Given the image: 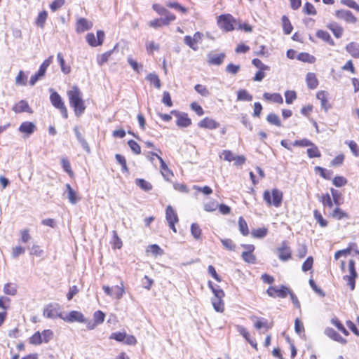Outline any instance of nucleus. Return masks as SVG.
<instances>
[{"mask_svg":"<svg viewBox=\"0 0 359 359\" xmlns=\"http://www.w3.org/2000/svg\"><path fill=\"white\" fill-rule=\"evenodd\" d=\"M12 109L15 113L18 114L22 112H27L32 114L33 112L32 109L29 106L28 102L24 100H20L19 102L15 104L13 107Z\"/></svg>","mask_w":359,"mask_h":359,"instance_id":"f3484780","label":"nucleus"},{"mask_svg":"<svg viewBox=\"0 0 359 359\" xmlns=\"http://www.w3.org/2000/svg\"><path fill=\"white\" fill-rule=\"evenodd\" d=\"M47 16L48 13L46 11L40 12L36 20L37 25L43 27Z\"/></svg>","mask_w":359,"mask_h":359,"instance_id":"603ef678","label":"nucleus"},{"mask_svg":"<svg viewBox=\"0 0 359 359\" xmlns=\"http://www.w3.org/2000/svg\"><path fill=\"white\" fill-rule=\"evenodd\" d=\"M128 144L134 154H141V147L135 140H129L128 142Z\"/></svg>","mask_w":359,"mask_h":359,"instance_id":"6e6d98bb","label":"nucleus"},{"mask_svg":"<svg viewBox=\"0 0 359 359\" xmlns=\"http://www.w3.org/2000/svg\"><path fill=\"white\" fill-rule=\"evenodd\" d=\"M348 270L350 274L344 276V279L347 281V285L349 286L350 290H353L355 289V278L358 276L353 259H350L348 262Z\"/></svg>","mask_w":359,"mask_h":359,"instance_id":"0eeeda50","label":"nucleus"},{"mask_svg":"<svg viewBox=\"0 0 359 359\" xmlns=\"http://www.w3.org/2000/svg\"><path fill=\"white\" fill-rule=\"evenodd\" d=\"M341 4L359 12V5L353 0H341Z\"/></svg>","mask_w":359,"mask_h":359,"instance_id":"774afa93","label":"nucleus"},{"mask_svg":"<svg viewBox=\"0 0 359 359\" xmlns=\"http://www.w3.org/2000/svg\"><path fill=\"white\" fill-rule=\"evenodd\" d=\"M297 59L304 62L313 64L316 62V57L308 53H300L297 55Z\"/></svg>","mask_w":359,"mask_h":359,"instance_id":"c756f323","label":"nucleus"},{"mask_svg":"<svg viewBox=\"0 0 359 359\" xmlns=\"http://www.w3.org/2000/svg\"><path fill=\"white\" fill-rule=\"evenodd\" d=\"M64 312L60 309V306L57 303L47 304L43 311V315L47 318L55 319L59 318L62 319Z\"/></svg>","mask_w":359,"mask_h":359,"instance_id":"20e7f679","label":"nucleus"},{"mask_svg":"<svg viewBox=\"0 0 359 359\" xmlns=\"http://www.w3.org/2000/svg\"><path fill=\"white\" fill-rule=\"evenodd\" d=\"M146 79L147 81H149L151 83H153L154 86L156 88H161V81L158 76L157 74H156L155 73H150L149 74L147 77H146Z\"/></svg>","mask_w":359,"mask_h":359,"instance_id":"e433bc0d","label":"nucleus"},{"mask_svg":"<svg viewBox=\"0 0 359 359\" xmlns=\"http://www.w3.org/2000/svg\"><path fill=\"white\" fill-rule=\"evenodd\" d=\"M237 100L241 101H251L252 96L249 94L246 90L242 89L237 92Z\"/></svg>","mask_w":359,"mask_h":359,"instance_id":"4c0bfd02","label":"nucleus"},{"mask_svg":"<svg viewBox=\"0 0 359 359\" xmlns=\"http://www.w3.org/2000/svg\"><path fill=\"white\" fill-rule=\"evenodd\" d=\"M311 148L307 149V154L308 156L311 158H315V157H320L321 156V154L318 149V147L313 144V145L311 146Z\"/></svg>","mask_w":359,"mask_h":359,"instance_id":"a18cd8bd","label":"nucleus"},{"mask_svg":"<svg viewBox=\"0 0 359 359\" xmlns=\"http://www.w3.org/2000/svg\"><path fill=\"white\" fill-rule=\"evenodd\" d=\"M238 226L239 231H241L243 236H246L249 234V229L247 222H245L243 217H240L238 219Z\"/></svg>","mask_w":359,"mask_h":359,"instance_id":"c9c22d12","label":"nucleus"},{"mask_svg":"<svg viewBox=\"0 0 359 359\" xmlns=\"http://www.w3.org/2000/svg\"><path fill=\"white\" fill-rule=\"evenodd\" d=\"M234 18L230 14H222L218 17L217 25L225 32H230L234 29Z\"/></svg>","mask_w":359,"mask_h":359,"instance_id":"39448f33","label":"nucleus"},{"mask_svg":"<svg viewBox=\"0 0 359 359\" xmlns=\"http://www.w3.org/2000/svg\"><path fill=\"white\" fill-rule=\"evenodd\" d=\"M332 217L337 219H341L343 218H347L348 215L344 212L341 209L339 208H336L332 214Z\"/></svg>","mask_w":359,"mask_h":359,"instance_id":"864d4df0","label":"nucleus"},{"mask_svg":"<svg viewBox=\"0 0 359 359\" xmlns=\"http://www.w3.org/2000/svg\"><path fill=\"white\" fill-rule=\"evenodd\" d=\"M191 233L193 236V237L196 240H199L201 238V229L198 224L193 223L191 224Z\"/></svg>","mask_w":359,"mask_h":359,"instance_id":"79ce46f5","label":"nucleus"},{"mask_svg":"<svg viewBox=\"0 0 359 359\" xmlns=\"http://www.w3.org/2000/svg\"><path fill=\"white\" fill-rule=\"evenodd\" d=\"M337 18L344 20L347 23L355 24L357 22L356 17L348 10H337L335 12Z\"/></svg>","mask_w":359,"mask_h":359,"instance_id":"9b49d317","label":"nucleus"},{"mask_svg":"<svg viewBox=\"0 0 359 359\" xmlns=\"http://www.w3.org/2000/svg\"><path fill=\"white\" fill-rule=\"evenodd\" d=\"M320 201L325 206H328L329 208H332L333 206V201L328 193L323 194L321 196Z\"/></svg>","mask_w":359,"mask_h":359,"instance_id":"052dcab7","label":"nucleus"},{"mask_svg":"<svg viewBox=\"0 0 359 359\" xmlns=\"http://www.w3.org/2000/svg\"><path fill=\"white\" fill-rule=\"evenodd\" d=\"M263 97L266 100H271L276 103L282 104L283 102V99L281 95L276 93L273 94L269 93H264Z\"/></svg>","mask_w":359,"mask_h":359,"instance_id":"bb28decb","label":"nucleus"},{"mask_svg":"<svg viewBox=\"0 0 359 359\" xmlns=\"http://www.w3.org/2000/svg\"><path fill=\"white\" fill-rule=\"evenodd\" d=\"M135 184L145 191L151 190L153 187L150 182L140 178L135 180Z\"/></svg>","mask_w":359,"mask_h":359,"instance_id":"7c9ffc66","label":"nucleus"},{"mask_svg":"<svg viewBox=\"0 0 359 359\" xmlns=\"http://www.w3.org/2000/svg\"><path fill=\"white\" fill-rule=\"evenodd\" d=\"M292 144H293V146H296V147H311V145H313V143L311 141H310L309 140H308L306 138H304L300 140H295L292 143Z\"/></svg>","mask_w":359,"mask_h":359,"instance_id":"4d7b16f0","label":"nucleus"},{"mask_svg":"<svg viewBox=\"0 0 359 359\" xmlns=\"http://www.w3.org/2000/svg\"><path fill=\"white\" fill-rule=\"evenodd\" d=\"M324 333L329 338L341 343L342 344H345L346 343V339L343 338L338 332H337L332 327H326L324 330Z\"/></svg>","mask_w":359,"mask_h":359,"instance_id":"dca6fc26","label":"nucleus"},{"mask_svg":"<svg viewBox=\"0 0 359 359\" xmlns=\"http://www.w3.org/2000/svg\"><path fill=\"white\" fill-rule=\"evenodd\" d=\"M316 97L320 101L321 107L327 112L331 108V105L328 102L325 92L323 90L318 92Z\"/></svg>","mask_w":359,"mask_h":359,"instance_id":"4be33fe9","label":"nucleus"},{"mask_svg":"<svg viewBox=\"0 0 359 359\" xmlns=\"http://www.w3.org/2000/svg\"><path fill=\"white\" fill-rule=\"evenodd\" d=\"M43 342L48 343L53 337V332L50 330H45L41 333Z\"/></svg>","mask_w":359,"mask_h":359,"instance_id":"69168bd1","label":"nucleus"},{"mask_svg":"<svg viewBox=\"0 0 359 359\" xmlns=\"http://www.w3.org/2000/svg\"><path fill=\"white\" fill-rule=\"evenodd\" d=\"M149 154H151L152 156H156V157L159 160V162L161 163V169L162 170V175L165 177V174L163 172H171L170 169L168 168V165H166L165 162L163 161V159L159 156L156 153H154L153 151L149 152Z\"/></svg>","mask_w":359,"mask_h":359,"instance_id":"49530a36","label":"nucleus"},{"mask_svg":"<svg viewBox=\"0 0 359 359\" xmlns=\"http://www.w3.org/2000/svg\"><path fill=\"white\" fill-rule=\"evenodd\" d=\"M332 182L337 187H341L347 183V180L342 176H337L333 179Z\"/></svg>","mask_w":359,"mask_h":359,"instance_id":"0e129e2a","label":"nucleus"},{"mask_svg":"<svg viewBox=\"0 0 359 359\" xmlns=\"http://www.w3.org/2000/svg\"><path fill=\"white\" fill-rule=\"evenodd\" d=\"M313 264V259L311 256H309L306 258V259L304 262L302 269L303 271L306 272L312 269Z\"/></svg>","mask_w":359,"mask_h":359,"instance_id":"5fc2aeb1","label":"nucleus"},{"mask_svg":"<svg viewBox=\"0 0 359 359\" xmlns=\"http://www.w3.org/2000/svg\"><path fill=\"white\" fill-rule=\"evenodd\" d=\"M165 218L168 223L179 222L177 214L171 205H168L165 209Z\"/></svg>","mask_w":359,"mask_h":359,"instance_id":"412c9836","label":"nucleus"},{"mask_svg":"<svg viewBox=\"0 0 359 359\" xmlns=\"http://www.w3.org/2000/svg\"><path fill=\"white\" fill-rule=\"evenodd\" d=\"M226 57V54L224 53L219 54H208V62L211 65H221Z\"/></svg>","mask_w":359,"mask_h":359,"instance_id":"a211bd4d","label":"nucleus"},{"mask_svg":"<svg viewBox=\"0 0 359 359\" xmlns=\"http://www.w3.org/2000/svg\"><path fill=\"white\" fill-rule=\"evenodd\" d=\"M346 51L355 58H359V48L358 46L354 43L351 42L346 46Z\"/></svg>","mask_w":359,"mask_h":359,"instance_id":"a878e982","label":"nucleus"},{"mask_svg":"<svg viewBox=\"0 0 359 359\" xmlns=\"http://www.w3.org/2000/svg\"><path fill=\"white\" fill-rule=\"evenodd\" d=\"M62 320L67 323H72L75 322L86 323V319L80 311H72L68 313H64Z\"/></svg>","mask_w":359,"mask_h":359,"instance_id":"6e6552de","label":"nucleus"},{"mask_svg":"<svg viewBox=\"0 0 359 359\" xmlns=\"http://www.w3.org/2000/svg\"><path fill=\"white\" fill-rule=\"evenodd\" d=\"M50 90L52 92L50 95V101L52 105L59 109L62 117L67 119L68 118V112L61 96L56 91H53V89H50Z\"/></svg>","mask_w":359,"mask_h":359,"instance_id":"7ed1b4c3","label":"nucleus"},{"mask_svg":"<svg viewBox=\"0 0 359 359\" xmlns=\"http://www.w3.org/2000/svg\"><path fill=\"white\" fill-rule=\"evenodd\" d=\"M266 121L269 123L276 126H278V127H280L282 126L281 121H280L278 116L273 113H271L266 116Z\"/></svg>","mask_w":359,"mask_h":359,"instance_id":"37998d69","label":"nucleus"},{"mask_svg":"<svg viewBox=\"0 0 359 359\" xmlns=\"http://www.w3.org/2000/svg\"><path fill=\"white\" fill-rule=\"evenodd\" d=\"M313 215L320 226L325 227L327 226V222L323 217L321 213L318 210H315L313 211Z\"/></svg>","mask_w":359,"mask_h":359,"instance_id":"de8ad7c7","label":"nucleus"},{"mask_svg":"<svg viewBox=\"0 0 359 359\" xmlns=\"http://www.w3.org/2000/svg\"><path fill=\"white\" fill-rule=\"evenodd\" d=\"M283 23V32L285 34H290L292 29L293 27L289 20V18L286 15H283L281 18Z\"/></svg>","mask_w":359,"mask_h":359,"instance_id":"2f4dec72","label":"nucleus"},{"mask_svg":"<svg viewBox=\"0 0 359 359\" xmlns=\"http://www.w3.org/2000/svg\"><path fill=\"white\" fill-rule=\"evenodd\" d=\"M283 192L278 189H273L271 192L269 190L264 191L263 198L268 205H273L278 208L283 201Z\"/></svg>","mask_w":359,"mask_h":359,"instance_id":"f03ea898","label":"nucleus"},{"mask_svg":"<svg viewBox=\"0 0 359 359\" xmlns=\"http://www.w3.org/2000/svg\"><path fill=\"white\" fill-rule=\"evenodd\" d=\"M57 59L60 65L61 71L65 74H69L71 71V68L69 66L65 65V61L63 55L61 53H57Z\"/></svg>","mask_w":359,"mask_h":359,"instance_id":"473e14b6","label":"nucleus"},{"mask_svg":"<svg viewBox=\"0 0 359 359\" xmlns=\"http://www.w3.org/2000/svg\"><path fill=\"white\" fill-rule=\"evenodd\" d=\"M175 15H169L168 17L156 18L149 22V25L150 27L157 29L163 25L167 26L170 22L175 20Z\"/></svg>","mask_w":359,"mask_h":359,"instance_id":"f8f14e48","label":"nucleus"},{"mask_svg":"<svg viewBox=\"0 0 359 359\" xmlns=\"http://www.w3.org/2000/svg\"><path fill=\"white\" fill-rule=\"evenodd\" d=\"M276 251L279 259L282 262H287L292 258V250L286 241L281 243L280 246L276 249Z\"/></svg>","mask_w":359,"mask_h":359,"instance_id":"423d86ee","label":"nucleus"},{"mask_svg":"<svg viewBox=\"0 0 359 359\" xmlns=\"http://www.w3.org/2000/svg\"><path fill=\"white\" fill-rule=\"evenodd\" d=\"M268 233V229L266 228H259L257 229H254L251 232V235L252 237L256 238H264Z\"/></svg>","mask_w":359,"mask_h":359,"instance_id":"58836bf2","label":"nucleus"},{"mask_svg":"<svg viewBox=\"0 0 359 359\" xmlns=\"http://www.w3.org/2000/svg\"><path fill=\"white\" fill-rule=\"evenodd\" d=\"M251 320L254 322V325L257 330H261L264 328L265 330H269L272 325L269 321L264 318H259L257 316H252Z\"/></svg>","mask_w":359,"mask_h":359,"instance_id":"4468645a","label":"nucleus"},{"mask_svg":"<svg viewBox=\"0 0 359 359\" xmlns=\"http://www.w3.org/2000/svg\"><path fill=\"white\" fill-rule=\"evenodd\" d=\"M331 323L337 327V329L341 331L342 333H344L345 335L348 334V332L346 330V329L344 327V326L342 325V323L337 319V318H332L331 320Z\"/></svg>","mask_w":359,"mask_h":359,"instance_id":"680f3d73","label":"nucleus"},{"mask_svg":"<svg viewBox=\"0 0 359 359\" xmlns=\"http://www.w3.org/2000/svg\"><path fill=\"white\" fill-rule=\"evenodd\" d=\"M170 114L175 115L177 118L176 121L177 126L181 128H187L191 125V120L189 118L187 113L180 112L177 110H172L171 111Z\"/></svg>","mask_w":359,"mask_h":359,"instance_id":"9d476101","label":"nucleus"},{"mask_svg":"<svg viewBox=\"0 0 359 359\" xmlns=\"http://www.w3.org/2000/svg\"><path fill=\"white\" fill-rule=\"evenodd\" d=\"M115 158L116 161L121 165L122 172L128 173V168L127 166L126 158L123 156L117 154L115 155Z\"/></svg>","mask_w":359,"mask_h":359,"instance_id":"a19ab883","label":"nucleus"},{"mask_svg":"<svg viewBox=\"0 0 359 359\" xmlns=\"http://www.w3.org/2000/svg\"><path fill=\"white\" fill-rule=\"evenodd\" d=\"M314 170L316 172H318L323 178L327 180L331 179V177L333 174V172L332 170H327L320 166H316L314 168Z\"/></svg>","mask_w":359,"mask_h":359,"instance_id":"72a5a7b5","label":"nucleus"},{"mask_svg":"<svg viewBox=\"0 0 359 359\" xmlns=\"http://www.w3.org/2000/svg\"><path fill=\"white\" fill-rule=\"evenodd\" d=\"M195 90L204 97H208L210 95L209 90L207 89V88L201 84H196L194 86Z\"/></svg>","mask_w":359,"mask_h":359,"instance_id":"13d9d810","label":"nucleus"},{"mask_svg":"<svg viewBox=\"0 0 359 359\" xmlns=\"http://www.w3.org/2000/svg\"><path fill=\"white\" fill-rule=\"evenodd\" d=\"M53 56L50 55L43 62L37 71L38 74H40L42 77L45 75L47 68L53 62Z\"/></svg>","mask_w":359,"mask_h":359,"instance_id":"c85d7f7f","label":"nucleus"},{"mask_svg":"<svg viewBox=\"0 0 359 359\" xmlns=\"http://www.w3.org/2000/svg\"><path fill=\"white\" fill-rule=\"evenodd\" d=\"M92 27V22L86 18H81L77 20L76 30L78 33H81L90 29Z\"/></svg>","mask_w":359,"mask_h":359,"instance_id":"2eb2a0df","label":"nucleus"},{"mask_svg":"<svg viewBox=\"0 0 359 359\" xmlns=\"http://www.w3.org/2000/svg\"><path fill=\"white\" fill-rule=\"evenodd\" d=\"M198 126L202 128L214 130L218 128L220 124L212 118L205 117L198 122Z\"/></svg>","mask_w":359,"mask_h":359,"instance_id":"ddd939ff","label":"nucleus"},{"mask_svg":"<svg viewBox=\"0 0 359 359\" xmlns=\"http://www.w3.org/2000/svg\"><path fill=\"white\" fill-rule=\"evenodd\" d=\"M220 241L222 243L224 248L230 251L236 250V244L230 238H220Z\"/></svg>","mask_w":359,"mask_h":359,"instance_id":"ea45409f","label":"nucleus"},{"mask_svg":"<svg viewBox=\"0 0 359 359\" xmlns=\"http://www.w3.org/2000/svg\"><path fill=\"white\" fill-rule=\"evenodd\" d=\"M330 191L333 198V202L336 205H339L340 204L341 194L338 190L334 189V188H331Z\"/></svg>","mask_w":359,"mask_h":359,"instance_id":"338daca9","label":"nucleus"},{"mask_svg":"<svg viewBox=\"0 0 359 359\" xmlns=\"http://www.w3.org/2000/svg\"><path fill=\"white\" fill-rule=\"evenodd\" d=\"M327 27L332 32L333 34L336 38L339 39L341 37L344 30L343 28L341 26H339L337 22H331Z\"/></svg>","mask_w":359,"mask_h":359,"instance_id":"393cba45","label":"nucleus"},{"mask_svg":"<svg viewBox=\"0 0 359 359\" xmlns=\"http://www.w3.org/2000/svg\"><path fill=\"white\" fill-rule=\"evenodd\" d=\"M153 9L157 12L159 15L165 17H168L169 15H175L171 13L168 10L161 6L160 4H153Z\"/></svg>","mask_w":359,"mask_h":359,"instance_id":"f704fd0d","label":"nucleus"},{"mask_svg":"<svg viewBox=\"0 0 359 359\" xmlns=\"http://www.w3.org/2000/svg\"><path fill=\"white\" fill-rule=\"evenodd\" d=\"M36 128V126L34 123L30 121H25L21 123L18 130L22 133L30 135L34 133Z\"/></svg>","mask_w":359,"mask_h":359,"instance_id":"6ab92c4d","label":"nucleus"},{"mask_svg":"<svg viewBox=\"0 0 359 359\" xmlns=\"http://www.w3.org/2000/svg\"><path fill=\"white\" fill-rule=\"evenodd\" d=\"M184 42L194 50H196L198 49L196 43L193 40V37H191V36H185L184 38Z\"/></svg>","mask_w":359,"mask_h":359,"instance_id":"e2e57ef3","label":"nucleus"},{"mask_svg":"<svg viewBox=\"0 0 359 359\" xmlns=\"http://www.w3.org/2000/svg\"><path fill=\"white\" fill-rule=\"evenodd\" d=\"M105 318V314L101 311H96L93 313V320L99 325L102 324Z\"/></svg>","mask_w":359,"mask_h":359,"instance_id":"8fccbe9b","label":"nucleus"},{"mask_svg":"<svg viewBox=\"0 0 359 359\" xmlns=\"http://www.w3.org/2000/svg\"><path fill=\"white\" fill-rule=\"evenodd\" d=\"M225 293H213L210 298L211 304L216 312L222 313L224 311V302L223 298Z\"/></svg>","mask_w":359,"mask_h":359,"instance_id":"1a4fd4ad","label":"nucleus"},{"mask_svg":"<svg viewBox=\"0 0 359 359\" xmlns=\"http://www.w3.org/2000/svg\"><path fill=\"white\" fill-rule=\"evenodd\" d=\"M285 102L290 104L297 98V93L294 90H286L285 92Z\"/></svg>","mask_w":359,"mask_h":359,"instance_id":"09e8293b","label":"nucleus"},{"mask_svg":"<svg viewBox=\"0 0 359 359\" xmlns=\"http://www.w3.org/2000/svg\"><path fill=\"white\" fill-rule=\"evenodd\" d=\"M307 86L310 89H315L318 85V81L314 73L309 72L306 76Z\"/></svg>","mask_w":359,"mask_h":359,"instance_id":"b1692460","label":"nucleus"},{"mask_svg":"<svg viewBox=\"0 0 359 359\" xmlns=\"http://www.w3.org/2000/svg\"><path fill=\"white\" fill-rule=\"evenodd\" d=\"M70 106L74 109L76 116H81L86 109L84 101L82 99L81 92L77 86H74L67 92Z\"/></svg>","mask_w":359,"mask_h":359,"instance_id":"f257e3e1","label":"nucleus"},{"mask_svg":"<svg viewBox=\"0 0 359 359\" xmlns=\"http://www.w3.org/2000/svg\"><path fill=\"white\" fill-rule=\"evenodd\" d=\"M29 342L32 344L39 345L43 342L41 335L39 332L34 333L29 339Z\"/></svg>","mask_w":359,"mask_h":359,"instance_id":"bf43d9fd","label":"nucleus"},{"mask_svg":"<svg viewBox=\"0 0 359 359\" xmlns=\"http://www.w3.org/2000/svg\"><path fill=\"white\" fill-rule=\"evenodd\" d=\"M74 132L75 133V135H76V137L77 140L81 144L82 148L87 153H90V147H89L88 142H86V140H85L84 137L83 136V135L80 133L78 126H75L74 128Z\"/></svg>","mask_w":359,"mask_h":359,"instance_id":"aec40b11","label":"nucleus"},{"mask_svg":"<svg viewBox=\"0 0 359 359\" xmlns=\"http://www.w3.org/2000/svg\"><path fill=\"white\" fill-rule=\"evenodd\" d=\"M241 257L247 263L255 264L256 262V257L252 254V252H243Z\"/></svg>","mask_w":359,"mask_h":359,"instance_id":"c03bdc74","label":"nucleus"},{"mask_svg":"<svg viewBox=\"0 0 359 359\" xmlns=\"http://www.w3.org/2000/svg\"><path fill=\"white\" fill-rule=\"evenodd\" d=\"M316 36L319 39H321L322 40L326 41L331 46L334 45V42L333 39H332L330 34L324 30H318L316 32Z\"/></svg>","mask_w":359,"mask_h":359,"instance_id":"cd10ccee","label":"nucleus"},{"mask_svg":"<svg viewBox=\"0 0 359 359\" xmlns=\"http://www.w3.org/2000/svg\"><path fill=\"white\" fill-rule=\"evenodd\" d=\"M303 11L304 13H306L307 15H315L317 13L315 7L313 6V5L309 2H306L304 4Z\"/></svg>","mask_w":359,"mask_h":359,"instance_id":"3c124183","label":"nucleus"},{"mask_svg":"<svg viewBox=\"0 0 359 359\" xmlns=\"http://www.w3.org/2000/svg\"><path fill=\"white\" fill-rule=\"evenodd\" d=\"M66 191L67 198L72 204H76L80 198L77 196V193L72 188L69 184H66Z\"/></svg>","mask_w":359,"mask_h":359,"instance_id":"5701e85b","label":"nucleus"}]
</instances>
